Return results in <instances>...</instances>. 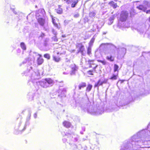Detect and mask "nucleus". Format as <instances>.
Returning <instances> with one entry per match:
<instances>
[{
  "label": "nucleus",
  "mask_w": 150,
  "mask_h": 150,
  "mask_svg": "<svg viewBox=\"0 0 150 150\" xmlns=\"http://www.w3.org/2000/svg\"><path fill=\"white\" fill-rule=\"evenodd\" d=\"M108 4L114 8H115L118 6L117 4L116 3H115L112 1H111L109 2L108 3Z\"/></svg>",
  "instance_id": "nucleus-9"
},
{
  "label": "nucleus",
  "mask_w": 150,
  "mask_h": 150,
  "mask_svg": "<svg viewBox=\"0 0 150 150\" xmlns=\"http://www.w3.org/2000/svg\"><path fill=\"white\" fill-rule=\"evenodd\" d=\"M63 124L64 126L67 128L70 127L71 125V124L70 122L67 121H64L63 122Z\"/></svg>",
  "instance_id": "nucleus-11"
},
{
  "label": "nucleus",
  "mask_w": 150,
  "mask_h": 150,
  "mask_svg": "<svg viewBox=\"0 0 150 150\" xmlns=\"http://www.w3.org/2000/svg\"><path fill=\"white\" fill-rule=\"evenodd\" d=\"M96 71V70L95 69L94 70L93 69V70H90L88 71V73L89 74L91 75H93V73L94 72Z\"/></svg>",
  "instance_id": "nucleus-25"
},
{
  "label": "nucleus",
  "mask_w": 150,
  "mask_h": 150,
  "mask_svg": "<svg viewBox=\"0 0 150 150\" xmlns=\"http://www.w3.org/2000/svg\"><path fill=\"white\" fill-rule=\"evenodd\" d=\"M51 17L52 19V22L54 26L57 28L59 29L60 27L58 24L55 22V19L54 18V17L52 16H51Z\"/></svg>",
  "instance_id": "nucleus-7"
},
{
  "label": "nucleus",
  "mask_w": 150,
  "mask_h": 150,
  "mask_svg": "<svg viewBox=\"0 0 150 150\" xmlns=\"http://www.w3.org/2000/svg\"><path fill=\"white\" fill-rule=\"evenodd\" d=\"M149 21L150 22V17L149 18Z\"/></svg>",
  "instance_id": "nucleus-35"
},
{
  "label": "nucleus",
  "mask_w": 150,
  "mask_h": 150,
  "mask_svg": "<svg viewBox=\"0 0 150 150\" xmlns=\"http://www.w3.org/2000/svg\"><path fill=\"white\" fill-rule=\"evenodd\" d=\"M62 37H65V35H62Z\"/></svg>",
  "instance_id": "nucleus-34"
},
{
  "label": "nucleus",
  "mask_w": 150,
  "mask_h": 150,
  "mask_svg": "<svg viewBox=\"0 0 150 150\" xmlns=\"http://www.w3.org/2000/svg\"><path fill=\"white\" fill-rule=\"evenodd\" d=\"M70 3L71 4V7L74 8L75 7L79 2L78 0H70Z\"/></svg>",
  "instance_id": "nucleus-6"
},
{
  "label": "nucleus",
  "mask_w": 150,
  "mask_h": 150,
  "mask_svg": "<svg viewBox=\"0 0 150 150\" xmlns=\"http://www.w3.org/2000/svg\"><path fill=\"white\" fill-rule=\"evenodd\" d=\"M86 83L85 82H82L81 84L79 86V90H81L82 88L85 87L86 86Z\"/></svg>",
  "instance_id": "nucleus-16"
},
{
  "label": "nucleus",
  "mask_w": 150,
  "mask_h": 150,
  "mask_svg": "<svg viewBox=\"0 0 150 150\" xmlns=\"http://www.w3.org/2000/svg\"><path fill=\"white\" fill-rule=\"evenodd\" d=\"M92 88V86L90 84H88L86 88V91L87 92H89Z\"/></svg>",
  "instance_id": "nucleus-18"
},
{
  "label": "nucleus",
  "mask_w": 150,
  "mask_h": 150,
  "mask_svg": "<svg viewBox=\"0 0 150 150\" xmlns=\"http://www.w3.org/2000/svg\"><path fill=\"white\" fill-rule=\"evenodd\" d=\"M77 69L75 67H73L72 68V70L71 73V74H75L77 72Z\"/></svg>",
  "instance_id": "nucleus-20"
},
{
  "label": "nucleus",
  "mask_w": 150,
  "mask_h": 150,
  "mask_svg": "<svg viewBox=\"0 0 150 150\" xmlns=\"http://www.w3.org/2000/svg\"><path fill=\"white\" fill-rule=\"evenodd\" d=\"M98 61L99 62H100L102 63L103 65H105L106 64V62L105 61L99 60H98Z\"/></svg>",
  "instance_id": "nucleus-26"
},
{
  "label": "nucleus",
  "mask_w": 150,
  "mask_h": 150,
  "mask_svg": "<svg viewBox=\"0 0 150 150\" xmlns=\"http://www.w3.org/2000/svg\"><path fill=\"white\" fill-rule=\"evenodd\" d=\"M39 56L37 59V64L38 65L42 64L44 62V59L42 57V55L39 54H38Z\"/></svg>",
  "instance_id": "nucleus-4"
},
{
  "label": "nucleus",
  "mask_w": 150,
  "mask_h": 150,
  "mask_svg": "<svg viewBox=\"0 0 150 150\" xmlns=\"http://www.w3.org/2000/svg\"><path fill=\"white\" fill-rule=\"evenodd\" d=\"M117 76H113L110 78V79L114 80L116 79H117Z\"/></svg>",
  "instance_id": "nucleus-29"
},
{
  "label": "nucleus",
  "mask_w": 150,
  "mask_h": 150,
  "mask_svg": "<svg viewBox=\"0 0 150 150\" xmlns=\"http://www.w3.org/2000/svg\"><path fill=\"white\" fill-rule=\"evenodd\" d=\"M87 62V64L88 65L89 67L92 68L94 70L98 67V65L94 60L89 59Z\"/></svg>",
  "instance_id": "nucleus-2"
},
{
  "label": "nucleus",
  "mask_w": 150,
  "mask_h": 150,
  "mask_svg": "<svg viewBox=\"0 0 150 150\" xmlns=\"http://www.w3.org/2000/svg\"><path fill=\"white\" fill-rule=\"evenodd\" d=\"M56 12L57 13L59 14H61L62 13V9L59 6V7L56 9Z\"/></svg>",
  "instance_id": "nucleus-17"
},
{
  "label": "nucleus",
  "mask_w": 150,
  "mask_h": 150,
  "mask_svg": "<svg viewBox=\"0 0 150 150\" xmlns=\"http://www.w3.org/2000/svg\"><path fill=\"white\" fill-rule=\"evenodd\" d=\"M47 82L46 81H45V80L44 81H42L40 83V85L43 88H46L48 87V86L47 83Z\"/></svg>",
  "instance_id": "nucleus-12"
},
{
  "label": "nucleus",
  "mask_w": 150,
  "mask_h": 150,
  "mask_svg": "<svg viewBox=\"0 0 150 150\" xmlns=\"http://www.w3.org/2000/svg\"><path fill=\"white\" fill-rule=\"evenodd\" d=\"M146 13L147 14H150V9L148 10H147L146 11Z\"/></svg>",
  "instance_id": "nucleus-31"
},
{
  "label": "nucleus",
  "mask_w": 150,
  "mask_h": 150,
  "mask_svg": "<svg viewBox=\"0 0 150 150\" xmlns=\"http://www.w3.org/2000/svg\"><path fill=\"white\" fill-rule=\"evenodd\" d=\"M45 36V34L44 33H42L40 37H41L42 38L43 37H44Z\"/></svg>",
  "instance_id": "nucleus-32"
},
{
  "label": "nucleus",
  "mask_w": 150,
  "mask_h": 150,
  "mask_svg": "<svg viewBox=\"0 0 150 150\" xmlns=\"http://www.w3.org/2000/svg\"><path fill=\"white\" fill-rule=\"evenodd\" d=\"M114 0L115 1H118V0Z\"/></svg>",
  "instance_id": "nucleus-36"
},
{
  "label": "nucleus",
  "mask_w": 150,
  "mask_h": 150,
  "mask_svg": "<svg viewBox=\"0 0 150 150\" xmlns=\"http://www.w3.org/2000/svg\"><path fill=\"white\" fill-rule=\"evenodd\" d=\"M38 22L39 24L41 26L44 25L45 20V19L42 18H39L37 19Z\"/></svg>",
  "instance_id": "nucleus-5"
},
{
  "label": "nucleus",
  "mask_w": 150,
  "mask_h": 150,
  "mask_svg": "<svg viewBox=\"0 0 150 150\" xmlns=\"http://www.w3.org/2000/svg\"><path fill=\"white\" fill-rule=\"evenodd\" d=\"M109 44L108 43H102L101 44V45H108Z\"/></svg>",
  "instance_id": "nucleus-33"
},
{
  "label": "nucleus",
  "mask_w": 150,
  "mask_h": 150,
  "mask_svg": "<svg viewBox=\"0 0 150 150\" xmlns=\"http://www.w3.org/2000/svg\"><path fill=\"white\" fill-rule=\"evenodd\" d=\"M87 53L89 55H90L91 54V47L89 46L87 48Z\"/></svg>",
  "instance_id": "nucleus-19"
},
{
  "label": "nucleus",
  "mask_w": 150,
  "mask_h": 150,
  "mask_svg": "<svg viewBox=\"0 0 150 150\" xmlns=\"http://www.w3.org/2000/svg\"><path fill=\"white\" fill-rule=\"evenodd\" d=\"M20 46L21 48L23 50H26V47L25 43L23 42H21L20 43Z\"/></svg>",
  "instance_id": "nucleus-21"
},
{
  "label": "nucleus",
  "mask_w": 150,
  "mask_h": 150,
  "mask_svg": "<svg viewBox=\"0 0 150 150\" xmlns=\"http://www.w3.org/2000/svg\"><path fill=\"white\" fill-rule=\"evenodd\" d=\"M128 14L127 11H122L121 12V16L122 17L127 18L128 17Z\"/></svg>",
  "instance_id": "nucleus-8"
},
{
  "label": "nucleus",
  "mask_w": 150,
  "mask_h": 150,
  "mask_svg": "<svg viewBox=\"0 0 150 150\" xmlns=\"http://www.w3.org/2000/svg\"><path fill=\"white\" fill-rule=\"evenodd\" d=\"M76 46V48H78V53H80L82 55H84V52L85 51L84 46L81 43H77Z\"/></svg>",
  "instance_id": "nucleus-1"
},
{
  "label": "nucleus",
  "mask_w": 150,
  "mask_h": 150,
  "mask_svg": "<svg viewBox=\"0 0 150 150\" xmlns=\"http://www.w3.org/2000/svg\"><path fill=\"white\" fill-rule=\"evenodd\" d=\"M67 4H70V0H63Z\"/></svg>",
  "instance_id": "nucleus-30"
},
{
  "label": "nucleus",
  "mask_w": 150,
  "mask_h": 150,
  "mask_svg": "<svg viewBox=\"0 0 150 150\" xmlns=\"http://www.w3.org/2000/svg\"><path fill=\"white\" fill-rule=\"evenodd\" d=\"M137 8L140 10H142L144 11H145L146 10V8L144 7L143 5H140L137 6Z\"/></svg>",
  "instance_id": "nucleus-10"
},
{
  "label": "nucleus",
  "mask_w": 150,
  "mask_h": 150,
  "mask_svg": "<svg viewBox=\"0 0 150 150\" xmlns=\"http://www.w3.org/2000/svg\"><path fill=\"white\" fill-rule=\"evenodd\" d=\"M45 81H46L49 84H52L53 83V80L50 78L45 79Z\"/></svg>",
  "instance_id": "nucleus-15"
},
{
  "label": "nucleus",
  "mask_w": 150,
  "mask_h": 150,
  "mask_svg": "<svg viewBox=\"0 0 150 150\" xmlns=\"http://www.w3.org/2000/svg\"><path fill=\"white\" fill-rule=\"evenodd\" d=\"M74 16L75 18H77L79 16V13H76L74 15Z\"/></svg>",
  "instance_id": "nucleus-28"
},
{
  "label": "nucleus",
  "mask_w": 150,
  "mask_h": 150,
  "mask_svg": "<svg viewBox=\"0 0 150 150\" xmlns=\"http://www.w3.org/2000/svg\"><path fill=\"white\" fill-rule=\"evenodd\" d=\"M44 57L49 60L50 58V56L49 54L48 53L45 54L44 55Z\"/></svg>",
  "instance_id": "nucleus-24"
},
{
  "label": "nucleus",
  "mask_w": 150,
  "mask_h": 150,
  "mask_svg": "<svg viewBox=\"0 0 150 150\" xmlns=\"http://www.w3.org/2000/svg\"><path fill=\"white\" fill-rule=\"evenodd\" d=\"M94 40L95 39L94 38H92L91 39L89 43V46L91 47L93 45L94 41Z\"/></svg>",
  "instance_id": "nucleus-23"
},
{
  "label": "nucleus",
  "mask_w": 150,
  "mask_h": 150,
  "mask_svg": "<svg viewBox=\"0 0 150 150\" xmlns=\"http://www.w3.org/2000/svg\"><path fill=\"white\" fill-rule=\"evenodd\" d=\"M118 68L119 67L117 64H114V72L117 71L118 72L119 71Z\"/></svg>",
  "instance_id": "nucleus-22"
},
{
  "label": "nucleus",
  "mask_w": 150,
  "mask_h": 150,
  "mask_svg": "<svg viewBox=\"0 0 150 150\" xmlns=\"http://www.w3.org/2000/svg\"><path fill=\"white\" fill-rule=\"evenodd\" d=\"M53 59L56 62H58L61 59L59 56H53Z\"/></svg>",
  "instance_id": "nucleus-13"
},
{
  "label": "nucleus",
  "mask_w": 150,
  "mask_h": 150,
  "mask_svg": "<svg viewBox=\"0 0 150 150\" xmlns=\"http://www.w3.org/2000/svg\"><path fill=\"white\" fill-rule=\"evenodd\" d=\"M95 13L93 12H91L89 13V16L90 17H94L95 16Z\"/></svg>",
  "instance_id": "nucleus-27"
},
{
  "label": "nucleus",
  "mask_w": 150,
  "mask_h": 150,
  "mask_svg": "<svg viewBox=\"0 0 150 150\" xmlns=\"http://www.w3.org/2000/svg\"><path fill=\"white\" fill-rule=\"evenodd\" d=\"M106 58L107 60L110 62H113L115 60L114 57L112 55L107 56L106 57Z\"/></svg>",
  "instance_id": "nucleus-14"
},
{
  "label": "nucleus",
  "mask_w": 150,
  "mask_h": 150,
  "mask_svg": "<svg viewBox=\"0 0 150 150\" xmlns=\"http://www.w3.org/2000/svg\"><path fill=\"white\" fill-rule=\"evenodd\" d=\"M108 80L106 79H101L98 80L97 82L95 83L94 86L95 88L98 87L100 86H102L103 84H105L107 83Z\"/></svg>",
  "instance_id": "nucleus-3"
}]
</instances>
